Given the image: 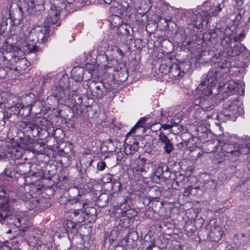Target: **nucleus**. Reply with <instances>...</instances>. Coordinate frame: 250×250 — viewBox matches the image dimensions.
Listing matches in <instances>:
<instances>
[{
  "mask_svg": "<svg viewBox=\"0 0 250 250\" xmlns=\"http://www.w3.org/2000/svg\"><path fill=\"white\" fill-rule=\"evenodd\" d=\"M20 127L23 130V133L27 134L28 136H31L34 138L39 135L40 127L33 122L29 121H21L20 123Z\"/></svg>",
  "mask_w": 250,
  "mask_h": 250,
  "instance_id": "nucleus-12",
  "label": "nucleus"
},
{
  "mask_svg": "<svg viewBox=\"0 0 250 250\" xmlns=\"http://www.w3.org/2000/svg\"><path fill=\"white\" fill-rule=\"evenodd\" d=\"M225 7L224 1L222 0L221 3L217 4L216 6L212 7L210 9V13L212 17H217L220 12Z\"/></svg>",
  "mask_w": 250,
  "mask_h": 250,
  "instance_id": "nucleus-33",
  "label": "nucleus"
},
{
  "mask_svg": "<svg viewBox=\"0 0 250 250\" xmlns=\"http://www.w3.org/2000/svg\"><path fill=\"white\" fill-rule=\"evenodd\" d=\"M133 28L131 25L125 22L122 23V24L117 29L116 36L118 37L116 39V42H125L126 39L129 37L128 40H132L133 38Z\"/></svg>",
  "mask_w": 250,
  "mask_h": 250,
  "instance_id": "nucleus-7",
  "label": "nucleus"
},
{
  "mask_svg": "<svg viewBox=\"0 0 250 250\" xmlns=\"http://www.w3.org/2000/svg\"><path fill=\"white\" fill-rule=\"evenodd\" d=\"M178 63L179 69L181 71L182 76L184 75L185 72H187L189 69L190 67V62H179Z\"/></svg>",
  "mask_w": 250,
  "mask_h": 250,
  "instance_id": "nucleus-44",
  "label": "nucleus"
},
{
  "mask_svg": "<svg viewBox=\"0 0 250 250\" xmlns=\"http://www.w3.org/2000/svg\"><path fill=\"white\" fill-rule=\"evenodd\" d=\"M9 202L6 200L0 202V222L3 224L6 221L10 225L18 228L21 225V219L16 215L10 214L11 204Z\"/></svg>",
  "mask_w": 250,
  "mask_h": 250,
  "instance_id": "nucleus-5",
  "label": "nucleus"
},
{
  "mask_svg": "<svg viewBox=\"0 0 250 250\" xmlns=\"http://www.w3.org/2000/svg\"><path fill=\"white\" fill-rule=\"evenodd\" d=\"M68 194L69 198H78V199H79L81 197V195L80 194V191L78 188L75 187H71L69 188Z\"/></svg>",
  "mask_w": 250,
  "mask_h": 250,
  "instance_id": "nucleus-40",
  "label": "nucleus"
},
{
  "mask_svg": "<svg viewBox=\"0 0 250 250\" xmlns=\"http://www.w3.org/2000/svg\"><path fill=\"white\" fill-rule=\"evenodd\" d=\"M208 128L205 125H202L197 128V135L199 137H206L208 136Z\"/></svg>",
  "mask_w": 250,
  "mask_h": 250,
  "instance_id": "nucleus-45",
  "label": "nucleus"
},
{
  "mask_svg": "<svg viewBox=\"0 0 250 250\" xmlns=\"http://www.w3.org/2000/svg\"><path fill=\"white\" fill-rule=\"evenodd\" d=\"M66 230L68 233H76L77 232L76 222L71 220H68L65 223Z\"/></svg>",
  "mask_w": 250,
  "mask_h": 250,
  "instance_id": "nucleus-35",
  "label": "nucleus"
},
{
  "mask_svg": "<svg viewBox=\"0 0 250 250\" xmlns=\"http://www.w3.org/2000/svg\"><path fill=\"white\" fill-rule=\"evenodd\" d=\"M106 167V163L103 161H100L97 165V169L99 171L104 170Z\"/></svg>",
  "mask_w": 250,
  "mask_h": 250,
  "instance_id": "nucleus-62",
  "label": "nucleus"
},
{
  "mask_svg": "<svg viewBox=\"0 0 250 250\" xmlns=\"http://www.w3.org/2000/svg\"><path fill=\"white\" fill-rule=\"evenodd\" d=\"M119 66H116L114 68V71L118 72V75L120 78V81L121 82H125L126 80L128 74V71L126 67L125 63H120Z\"/></svg>",
  "mask_w": 250,
  "mask_h": 250,
  "instance_id": "nucleus-22",
  "label": "nucleus"
},
{
  "mask_svg": "<svg viewBox=\"0 0 250 250\" xmlns=\"http://www.w3.org/2000/svg\"><path fill=\"white\" fill-rule=\"evenodd\" d=\"M199 189L198 186L193 187L192 186L189 185L187 187L185 188L184 191V195L185 196H189V194H195L197 193L196 190Z\"/></svg>",
  "mask_w": 250,
  "mask_h": 250,
  "instance_id": "nucleus-46",
  "label": "nucleus"
},
{
  "mask_svg": "<svg viewBox=\"0 0 250 250\" xmlns=\"http://www.w3.org/2000/svg\"><path fill=\"white\" fill-rule=\"evenodd\" d=\"M205 229L207 230L209 239L214 242L219 241L224 233L220 227L213 226L210 223L207 224Z\"/></svg>",
  "mask_w": 250,
  "mask_h": 250,
  "instance_id": "nucleus-13",
  "label": "nucleus"
},
{
  "mask_svg": "<svg viewBox=\"0 0 250 250\" xmlns=\"http://www.w3.org/2000/svg\"><path fill=\"white\" fill-rule=\"evenodd\" d=\"M4 148L5 157L9 159V164L15 171L18 172V166L22 163L21 159L23 155V150L19 146H13L12 145H7L5 143L1 145Z\"/></svg>",
  "mask_w": 250,
  "mask_h": 250,
  "instance_id": "nucleus-4",
  "label": "nucleus"
},
{
  "mask_svg": "<svg viewBox=\"0 0 250 250\" xmlns=\"http://www.w3.org/2000/svg\"><path fill=\"white\" fill-rule=\"evenodd\" d=\"M6 193H7V191H6L5 187L3 186H0V202H2L4 201L5 200H6L9 202V204L10 205L11 202L14 203L16 201L15 199L8 200L5 197V195L6 194Z\"/></svg>",
  "mask_w": 250,
  "mask_h": 250,
  "instance_id": "nucleus-43",
  "label": "nucleus"
},
{
  "mask_svg": "<svg viewBox=\"0 0 250 250\" xmlns=\"http://www.w3.org/2000/svg\"><path fill=\"white\" fill-rule=\"evenodd\" d=\"M109 21L111 26L113 28L116 27L117 29L124 23L122 18L117 15H113L111 16L109 19Z\"/></svg>",
  "mask_w": 250,
  "mask_h": 250,
  "instance_id": "nucleus-31",
  "label": "nucleus"
},
{
  "mask_svg": "<svg viewBox=\"0 0 250 250\" xmlns=\"http://www.w3.org/2000/svg\"><path fill=\"white\" fill-rule=\"evenodd\" d=\"M87 180L84 174H79L76 177L74 183L77 186H83L86 183Z\"/></svg>",
  "mask_w": 250,
  "mask_h": 250,
  "instance_id": "nucleus-47",
  "label": "nucleus"
},
{
  "mask_svg": "<svg viewBox=\"0 0 250 250\" xmlns=\"http://www.w3.org/2000/svg\"><path fill=\"white\" fill-rule=\"evenodd\" d=\"M72 215H73V216L72 219L74 220L76 223H82L84 221L85 219H87L86 215L83 211H79V213H73Z\"/></svg>",
  "mask_w": 250,
  "mask_h": 250,
  "instance_id": "nucleus-37",
  "label": "nucleus"
},
{
  "mask_svg": "<svg viewBox=\"0 0 250 250\" xmlns=\"http://www.w3.org/2000/svg\"><path fill=\"white\" fill-rule=\"evenodd\" d=\"M160 122L161 125V128H162L163 130L169 129L172 128V125L168 124V122L165 123V120L163 118L161 119Z\"/></svg>",
  "mask_w": 250,
  "mask_h": 250,
  "instance_id": "nucleus-56",
  "label": "nucleus"
},
{
  "mask_svg": "<svg viewBox=\"0 0 250 250\" xmlns=\"http://www.w3.org/2000/svg\"><path fill=\"white\" fill-rule=\"evenodd\" d=\"M246 47L244 44L240 42H238L234 45L233 46H230L229 50L228 51V55L232 57H235L239 55L244 52Z\"/></svg>",
  "mask_w": 250,
  "mask_h": 250,
  "instance_id": "nucleus-23",
  "label": "nucleus"
},
{
  "mask_svg": "<svg viewBox=\"0 0 250 250\" xmlns=\"http://www.w3.org/2000/svg\"><path fill=\"white\" fill-rule=\"evenodd\" d=\"M84 214L86 215L87 219L90 216H96L97 211L94 207L85 206L83 210Z\"/></svg>",
  "mask_w": 250,
  "mask_h": 250,
  "instance_id": "nucleus-42",
  "label": "nucleus"
},
{
  "mask_svg": "<svg viewBox=\"0 0 250 250\" xmlns=\"http://www.w3.org/2000/svg\"><path fill=\"white\" fill-rule=\"evenodd\" d=\"M165 169H167V166L162 162L159 163L155 167L154 170L155 175L158 177H160L161 175H162Z\"/></svg>",
  "mask_w": 250,
  "mask_h": 250,
  "instance_id": "nucleus-34",
  "label": "nucleus"
},
{
  "mask_svg": "<svg viewBox=\"0 0 250 250\" xmlns=\"http://www.w3.org/2000/svg\"><path fill=\"white\" fill-rule=\"evenodd\" d=\"M8 24L6 20L0 21V35H3L8 33Z\"/></svg>",
  "mask_w": 250,
  "mask_h": 250,
  "instance_id": "nucleus-49",
  "label": "nucleus"
},
{
  "mask_svg": "<svg viewBox=\"0 0 250 250\" xmlns=\"http://www.w3.org/2000/svg\"><path fill=\"white\" fill-rule=\"evenodd\" d=\"M69 100L71 101V105L73 106V110L78 115H81L84 110V106L83 104L82 97L79 95L73 94L71 98Z\"/></svg>",
  "mask_w": 250,
  "mask_h": 250,
  "instance_id": "nucleus-16",
  "label": "nucleus"
},
{
  "mask_svg": "<svg viewBox=\"0 0 250 250\" xmlns=\"http://www.w3.org/2000/svg\"><path fill=\"white\" fill-rule=\"evenodd\" d=\"M21 107V105L16 106L14 107L8 108V109H9L10 110L13 115L19 116Z\"/></svg>",
  "mask_w": 250,
  "mask_h": 250,
  "instance_id": "nucleus-58",
  "label": "nucleus"
},
{
  "mask_svg": "<svg viewBox=\"0 0 250 250\" xmlns=\"http://www.w3.org/2000/svg\"><path fill=\"white\" fill-rule=\"evenodd\" d=\"M121 44V48L117 47L116 52L119 57V59L121 60L125 57V53L129 52L131 50L130 45L125 42H117Z\"/></svg>",
  "mask_w": 250,
  "mask_h": 250,
  "instance_id": "nucleus-26",
  "label": "nucleus"
},
{
  "mask_svg": "<svg viewBox=\"0 0 250 250\" xmlns=\"http://www.w3.org/2000/svg\"><path fill=\"white\" fill-rule=\"evenodd\" d=\"M49 130L52 134V136L56 138H59L61 137L60 136H58V134L60 133H62V130L60 128H58L54 127H51V128H49Z\"/></svg>",
  "mask_w": 250,
  "mask_h": 250,
  "instance_id": "nucleus-55",
  "label": "nucleus"
},
{
  "mask_svg": "<svg viewBox=\"0 0 250 250\" xmlns=\"http://www.w3.org/2000/svg\"><path fill=\"white\" fill-rule=\"evenodd\" d=\"M137 165L134 169L137 174L143 178L147 179L150 176L149 173V163L146 158L140 156L136 162Z\"/></svg>",
  "mask_w": 250,
  "mask_h": 250,
  "instance_id": "nucleus-9",
  "label": "nucleus"
},
{
  "mask_svg": "<svg viewBox=\"0 0 250 250\" xmlns=\"http://www.w3.org/2000/svg\"><path fill=\"white\" fill-rule=\"evenodd\" d=\"M210 13L207 11H202L196 15V24L199 26L207 25L209 22L211 17Z\"/></svg>",
  "mask_w": 250,
  "mask_h": 250,
  "instance_id": "nucleus-18",
  "label": "nucleus"
},
{
  "mask_svg": "<svg viewBox=\"0 0 250 250\" xmlns=\"http://www.w3.org/2000/svg\"><path fill=\"white\" fill-rule=\"evenodd\" d=\"M51 132L49 129L42 128L40 127L39 129V135L36 137L39 139L44 140L46 139L50 134Z\"/></svg>",
  "mask_w": 250,
  "mask_h": 250,
  "instance_id": "nucleus-39",
  "label": "nucleus"
},
{
  "mask_svg": "<svg viewBox=\"0 0 250 250\" xmlns=\"http://www.w3.org/2000/svg\"><path fill=\"white\" fill-rule=\"evenodd\" d=\"M145 214L149 219L154 220L158 219V218L156 216L157 213L155 211H154L153 208L149 209L148 210L146 211Z\"/></svg>",
  "mask_w": 250,
  "mask_h": 250,
  "instance_id": "nucleus-54",
  "label": "nucleus"
},
{
  "mask_svg": "<svg viewBox=\"0 0 250 250\" xmlns=\"http://www.w3.org/2000/svg\"><path fill=\"white\" fill-rule=\"evenodd\" d=\"M173 58L171 57H164L159 67V71L163 74H167L169 72V67L172 63Z\"/></svg>",
  "mask_w": 250,
  "mask_h": 250,
  "instance_id": "nucleus-21",
  "label": "nucleus"
},
{
  "mask_svg": "<svg viewBox=\"0 0 250 250\" xmlns=\"http://www.w3.org/2000/svg\"><path fill=\"white\" fill-rule=\"evenodd\" d=\"M112 190L114 192H117L121 191L122 188V184L119 179H115L112 181Z\"/></svg>",
  "mask_w": 250,
  "mask_h": 250,
  "instance_id": "nucleus-51",
  "label": "nucleus"
},
{
  "mask_svg": "<svg viewBox=\"0 0 250 250\" xmlns=\"http://www.w3.org/2000/svg\"><path fill=\"white\" fill-rule=\"evenodd\" d=\"M35 101H32L30 104L23 105L21 104L19 116L22 118H25L29 116L32 106L35 104Z\"/></svg>",
  "mask_w": 250,
  "mask_h": 250,
  "instance_id": "nucleus-27",
  "label": "nucleus"
},
{
  "mask_svg": "<svg viewBox=\"0 0 250 250\" xmlns=\"http://www.w3.org/2000/svg\"><path fill=\"white\" fill-rule=\"evenodd\" d=\"M212 68L208 73L205 80L202 81L197 88L201 91V95L193 101L195 105L199 106L204 111H209L215 106L212 99L208 96L211 94L215 87L214 83L218 78H223L228 76V71L230 66V62L227 60L213 58L211 62Z\"/></svg>",
  "mask_w": 250,
  "mask_h": 250,
  "instance_id": "nucleus-1",
  "label": "nucleus"
},
{
  "mask_svg": "<svg viewBox=\"0 0 250 250\" xmlns=\"http://www.w3.org/2000/svg\"><path fill=\"white\" fill-rule=\"evenodd\" d=\"M237 93L239 95H243L245 93V89L243 86L241 84H238V87H237L236 91H234V94Z\"/></svg>",
  "mask_w": 250,
  "mask_h": 250,
  "instance_id": "nucleus-60",
  "label": "nucleus"
},
{
  "mask_svg": "<svg viewBox=\"0 0 250 250\" xmlns=\"http://www.w3.org/2000/svg\"><path fill=\"white\" fill-rule=\"evenodd\" d=\"M30 15L39 16L44 9V0H23Z\"/></svg>",
  "mask_w": 250,
  "mask_h": 250,
  "instance_id": "nucleus-8",
  "label": "nucleus"
},
{
  "mask_svg": "<svg viewBox=\"0 0 250 250\" xmlns=\"http://www.w3.org/2000/svg\"><path fill=\"white\" fill-rule=\"evenodd\" d=\"M36 31L38 34L37 41H41L42 42H46L50 35V25L44 22L43 26H39L36 29Z\"/></svg>",
  "mask_w": 250,
  "mask_h": 250,
  "instance_id": "nucleus-15",
  "label": "nucleus"
},
{
  "mask_svg": "<svg viewBox=\"0 0 250 250\" xmlns=\"http://www.w3.org/2000/svg\"><path fill=\"white\" fill-rule=\"evenodd\" d=\"M15 49L13 44L9 43V40L5 42L0 47V64L9 69L22 71L26 69L29 62L25 58H19Z\"/></svg>",
  "mask_w": 250,
  "mask_h": 250,
  "instance_id": "nucleus-2",
  "label": "nucleus"
},
{
  "mask_svg": "<svg viewBox=\"0 0 250 250\" xmlns=\"http://www.w3.org/2000/svg\"><path fill=\"white\" fill-rule=\"evenodd\" d=\"M134 46L137 49H142L143 47V41L140 39H136L134 40Z\"/></svg>",
  "mask_w": 250,
  "mask_h": 250,
  "instance_id": "nucleus-59",
  "label": "nucleus"
},
{
  "mask_svg": "<svg viewBox=\"0 0 250 250\" xmlns=\"http://www.w3.org/2000/svg\"><path fill=\"white\" fill-rule=\"evenodd\" d=\"M158 142L163 145L164 152L167 154L171 153L174 148L172 143L162 131L159 133Z\"/></svg>",
  "mask_w": 250,
  "mask_h": 250,
  "instance_id": "nucleus-14",
  "label": "nucleus"
},
{
  "mask_svg": "<svg viewBox=\"0 0 250 250\" xmlns=\"http://www.w3.org/2000/svg\"><path fill=\"white\" fill-rule=\"evenodd\" d=\"M195 44L193 42L191 41L189 39H188V38L187 37L185 39V40L183 41L182 44L185 46H187L188 48H191L192 46H193V44Z\"/></svg>",
  "mask_w": 250,
  "mask_h": 250,
  "instance_id": "nucleus-61",
  "label": "nucleus"
},
{
  "mask_svg": "<svg viewBox=\"0 0 250 250\" xmlns=\"http://www.w3.org/2000/svg\"><path fill=\"white\" fill-rule=\"evenodd\" d=\"M71 203L69 208L66 211L69 212L72 214L83 211L84 207L87 206L86 203H84L80 199H78V198L73 199Z\"/></svg>",
  "mask_w": 250,
  "mask_h": 250,
  "instance_id": "nucleus-17",
  "label": "nucleus"
},
{
  "mask_svg": "<svg viewBox=\"0 0 250 250\" xmlns=\"http://www.w3.org/2000/svg\"><path fill=\"white\" fill-rule=\"evenodd\" d=\"M87 85L93 99H102L109 92L104 84L101 81H90Z\"/></svg>",
  "mask_w": 250,
  "mask_h": 250,
  "instance_id": "nucleus-6",
  "label": "nucleus"
},
{
  "mask_svg": "<svg viewBox=\"0 0 250 250\" xmlns=\"http://www.w3.org/2000/svg\"><path fill=\"white\" fill-rule=\"evenodd\" d=\"M62 11V8L56 6L55 4L51 5L50 9L48 11L44 22L49 25L57 24Z\"/></svg>",
  "mask_w": 250,
  "mask_h": 250,
  "instance_id": "nucleus-11",
  "label": "nucleus"
},
{
  "mask_svg": "<svg viewBox=\"0 0 250 250\" xmlns=\"http://www.w3.org/2000/svg\"><path fill=\"white\" fill-rule=\"evenodd\" d=\"M226 157L224 156L222 152L218 153V152H214L212 154V160L213 163L218 164H220L224 161H225V158Z\"/></svg>",
  "mask_w": 250,
  "mask_h": 250,
  "instance_id": "nucleus-38",
  "label": "nucleus"
},
{
  "mask_svg": "<svg viewBox=\"0 0 250 250\" xmlns=\"http://www.w3.org/2000/svg\"><path fill=\"white\" fill-rule=\"evenodd\" d=\"M119 231L116 229H113L110 232V234L108 236V240L110 244H113L114 242L117 240L119 236Z\"/></svg>",
  "mask_w": 250,
  "mask_h": 250,
  "instance_id": "nucleus-50",
  "label": "nucleus"
},
{
  "mask_svg": "<svg viewBox=\"0 0 250 250\" xmlns=\"http://www.w3.org/2000/svg\"><path fill=\"white\" fill-rule=\"evenodd\" d=\"M132 144L129 146V148L130 149V153H132V151H133V153L136 152L139 149V142L135 139H132Z\"/></svg>",
  "mask_w": 250,
  "mask_h": 250,
  "instance_id": "nucleus-52",
  "label": "nucleus"
},
{
  "mask_svg": "<svg viewBox=\"0 0 250 250\" xmlns=\"http://www.w3.org/2000/svg\"><path fill=\"white\" fill-rule=\"evenodd\" d=\"M21 99L19 97H17L13 95H9L7 96V97L5 99H2V103L4 104V107L5 108H8L11 107V104L15 102L18 103L20 102Z\"/></svg>",
  "mask_w": 250,
  "mask_h": 250,
  "instance_id": "nucleus-30",
  "label": "nucleus"
},
{
  "mask_svg": "<svg viewBox=\"0 0 250 250\" xmlns=\"http://www.w3.org/2000/svg\"><path fill=\"white\" fill-rule=\"evenodd\" d=\"M38 122L41 125L45 127L47 129L51 128L52 123L45 117H40L37 119Z\"/></svg>",
  "mask_w": 250,
  "mask_h": 250,
  "instance_id": "nucleus-48",
  "label": "nucleus"
},
{
  "mask_svg": "<svg viewBox=\"0 0 250 250\" xmlns=\"http://www.w3.org/2000/svg\"><path fill=\"white\" fill-rule=\"evenodd\" d=\"M100 57L102 58L103 59H105L106 62H107V63L105 62L103 64L105 69L107 70L109 68H113V70L114 71V68L116 66H119L120 67L119 65L120 64V63H119L117 59H113L107 61V56L106 55H102Z\"/></svg>",
  "mask_w": 250,
  "mask_h": 250,
  "instance_id": "nucleus-28",
  "label": "nucleus"
},
{
  "mask_svg": "<svg viewBox=\"0 0 250 250\" xmlns=\"http://www.w3.org/2000/svg\"><path fill=\"white\" fill-rule=\"evenodd\" d=\"M73 199L67 198V197L64 195L61 196L59 199V202L61 205H64L66 210H68L70 206L72 204L71 202Z\"/></svg>",
  "mask_w": 250,
  "mask_h": 250,
  "instance_id": "nucleus-41",
  "label": "nucleus"
},
{
  "mask_svg": "<svg viewBox=\"0 0 250 250\" xmlns=\"http://www.w3.org/2000/svg\"><path fill=\"white\" fill-rule=\"evenodd\" d=\"M21 143L23 145L28 146L33 142V139L31 137V136H28L27 134L23 137L21 138Z\"/></svg>",
  "mask_w": 250,
  "mask_h": 250,
  "instance_id": "nucleus-53",
  "label": "nucleus"
},
{
  "mask_svg": "<svg viewBox=\"0 0 250 250\" xmlns=\"http://www.w3.org/2000/svg\"><path fill=\"white\" fill-rule=\"evenodd\" d=\"M84 69L81 66H75L71 71V77L75 82H82L83 80Z\"/></svg>",
  "mask_w": 250,
  "mask_h": 250,
  "instance_id": "nucleus-24",
  "label": "nucleus"
},
{
  "mask_svg": "<svg viewBox=\"0 0 250 250\" xmlns=\"http://www.w3.org/2000/svg\"><path fill=\"white\" fill-rule=\"evenodd\" d=\"M52 93L53 96L57 99L62 98L63 92L62 90V87L60 85H54L52 88Z\"/></svg>",
  "mask_w": 250,
  "mask_h": 250,
  "instance_id": "nucleus-36",
  "label": "nucleus"
},
{
  "mask_svg": "<svg viewBox=\"0 0 250 250\" xmlns=\"http://www.w3.org/2000/svg\"><path fill=\"white\" fill-rule=\"evenodd\" d=\"M175 180L172 184V187L175 189L183 188L186 185V183L188 181V178L182 174L177 173L175 174Z\"/></svg>",
  "mask_w": 250,
  "mask_h": 250,
  "instance_id": "nucleus-20",
  "label": "nucleus"
},
{
  "mask_svg": "<svg viewBox=\"0 0 250 250\" xmlns=\"http://www.w3.org/2000/svg\"><path fill=\"white\" fill-rule=\"evenodd\" d=\"M238 83L233 80L229 81L224 84V93L222 99L225 100L229 95L234 94V91H236Z\"/></svg>",
  "mask_w": 250,
  "mask_h": 250,
  "instance_id": "nucleus-19",
  "label": "nucleus"
},
{
  "mask_svg": "<svg viewBox=\"0 0 250 250\" xmlns=\"http://www.w3.org/2000/svg\"><path fill=\"white\" fill-rule=\"evenodd\" d=\"M170 175H171V172L169 170L168 167H167V169H165L164 171L163 172L162 175H161L160 177H161L162 178H163L164 179H167L169 177H170Z\"/></svg>",
  "mask_w": 250,
  "mask_h": 250,
  "instance_id": "nucleus-63",
  "label": "nucleus"
},
{
  "mask_svg": "<svg viewBox=\"0 0 250 250\" xmlns=\"http://www.w3.org/2000/svg\"><path fill=\"white\" fill-rule=\"evenodd\" d=\"M16 195L19 199L23 201L30 210L36 207L38 203V200L33 198L32 194L25 191V189L23 188L19 189L16 191Z\"/></svg>",
  "mask_w": 250,
  "mask_h": 250,
  "instance_id": "nucleus-10",
  "label": "nucleus"
},
{
  "mask_svg": "<svg viewBox=\"0 0 250 250\" xmlns=\"http://www.w3.org/2000/svg\"><path fill=\"white\" fill-rule=\"evenodd\" d=\"M16 14H14L13 18V25L18 26L20 24L21 21L23 20V11L21 7H19L18 11Z\"/></svg>",
  "mask_w": 250,
  "mask_h": 250,
  "instance_id": "nucleus-32",
  "label": "nucleus"
},
{
  "mask_svg": "<svg viewBox=\"0 0 250 250\" xmlns=\"http://www.w3.org/2000/svg\"><path fill=\"white\" fill-rule=\"evenodd\" d=\"M6 109L3 112V120L9 119L13 114L9 109Z\"/></svg>",
  "mask_w": 250,
  "mask_h": 250,
  "instance_id": "nucleus-64",
  "label": "nucleus"
},
{
  "mask_svg": "<svg viewBox=\"0 0 250 250\" xmlns=\"http://www.w3.org/2000/svg\"><path fill=\"white\" fill-rule=\"evenodd\" d=\"M245 38V34L244 33V31H242L241 33H240L237 36L233 37V40L235 42H240L242 41H243Z\"/></svg>",
  "mask_w": 250,
  "mask_h": 250,
  "instance_id": "nucleus-57",
  "label": "nucleus"
},
{
  "mask_svg": "<svg viewBox=\"0 0 250 250\" xmlns=\"http://www.w3.org/2000/svg\"><path fill=\"white\" fill-rule=\"evenodd\" d=\"M168 75L170 78L182 76L181 71L179 69L177 63H172L169 67Z\"/></svg>",
  "mask_w": 250,
  "mask_h": 250,
  "instance_id": "nucleus-29",
  "label": "nucleus"
},
{
  "mask_svg": "<svg viewBox=\"0 0 250 250\" xmlns=\"http://www.w3.org/2000/svg\"><path fill=\"white\" fill-rule=\"evenodd\" d=\"M224 110L218 114L220 120L224 122L235 121L237 117L244 113L243 104L239 97L225 101L223 104Z\"/></svg>",
  "mask_w": 250,
  "mask_h": 250,
  "instance_id": "nucleus-3",
  "label": "nucleus"
},
{
  "mask_svg": "<svg viewBox=\"0 0 250 250\" xmlns=\"http://www.w3.org/2000/svg\"><path fill=\"white\" fill-rule=\"evenodd\" d=\"M197 227L195 225V222L189 220L186 222L184 226L185 234L188 236L192 235L197 230Z\"/></svg>",
  "mask_w": 250,
  "mask_h": 250,
  "instance_id": "nucleus-25",
  "label": "nucleus"
}]
</instances>
